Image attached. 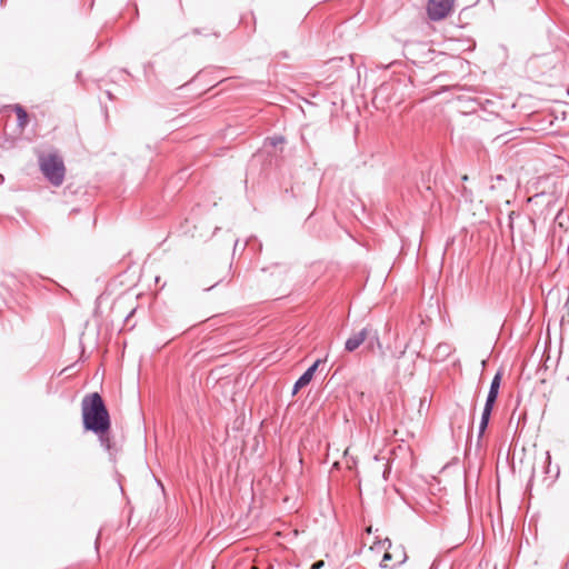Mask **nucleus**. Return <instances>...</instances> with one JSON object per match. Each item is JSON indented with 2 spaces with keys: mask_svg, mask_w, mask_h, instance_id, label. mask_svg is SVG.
<instances>
[{
  "mask_svg": "<svg viewBox=\"0 0 569 569\" xmlns=\"http://www.w3.org/2000/svg\"><path fill=\"white\" fill-rule=\"evenodd\" d=\"M81 410L84 430L97 435L101 447H103L110 456L114 455L117 448L109 437L111 426L110 415L102 397L98 392L84 396L81 401Z\"/></svg>",
  "mask_w": 569,
  "mask_h": 569,
  "instance_id": "1",
  "label": "nucleus"
},
{
  "mask_svg": "<svg viewBox=\"0 0 569 569\" xmlns=\"http://www.w3.org/2000/svg\"><path fill=\"white\" fill-rule=\"evenodd\" d=\"M40 169L43 176L56 187L60 186L64 179V164L57 154H49L40 158Z\"/></svg>",
  "mask_w": 569,
  "mask_h": 569,
  "instance_id": "2",
  "label": "nucleus"
},
{
  "mask_svg": "<svg viewBox=\"0 0 569 569\" xmlns=\"http://www.w3.org/2000/svg\"><path fill=\"white\" fill-rule=\"evenodd\" d=\"M433 53L426 41L409 39L403 43V54L413 63H428L432 60Z\"/></svg>",
  "mask_w": 569,
  "mask_h": 569,
  "instance_id": "3",
  "label": "nucleus"
},
{
  "mask_svg": "<svg viewBox=\"0 0 569 569\" xmlns=\"http://www.w3.org/2000/svg\"><path fill=\"white\" fill-rule=\"evenodd\" d=\"M368 342L367 347L373 349L375 343L380 348V339L378 331L367 326L361 330L353 332L345 342V350L348 352L356 351L362 343Z\"/></svg>",
  "mask_w": 569,
  "mask_h": 569,
  "instance_id": "4",
  "label": "nucleus"
},
{
  "mask_svg": "<svg viewBox=\"0 0 569 569\" xmlns=\"http://www.w3.org/2000/svg\"><path fill=\"white\" fill-rule=\"evenodd\" d=\"M455 0H429L427 11L429 19L440 20L446 18L453 8Z\"/></svg>",
  "mask_w": 569,
  "mask_h": 569,
  "instance_id": "5",
  "label": "nucleus"
},
{
  "mask_svg": "<svg viewBox=\"0 0 569 569\" xmlns=\"http://www.w3.org/2000/svg\"><path fill=\"white\" fill-rule=\"evenodd\" d=\"M322 362L321 359L316 360L295 382L292 388V395H296L300 389L310 383L317 371L319 365Z\"/></svg>",
  "mask_w": 569,
  "mask_h": 569,
  "instance_id": "6",
  "label": "nucleus"
},
{
  "mask_svg": "<svg viewBox=\"0 0 569 569\" xmlns=\"http://www.w3.org/2000/svg\"><path fill=\"white\" fill-rule=\"evenodd\" d=\"M501 380H502V372L497 371L491 380L489 392H488V396L486 399V403L495 406L498 395H499V388L501 385Z\"/></svg>",
  "mask_w": 569,
  "mask_h": 569,
  "instance_id": "7",
  "label": "nucleus"
},
{
  "mask_svg": "<svg viewBox=\"0 0 569 569\" xmlns=\"http://www.w3.org/2000/svg\"><path fill=\"white\" fill-rule=\"evenodd\" d=\"M493 407L495 406H491L489 403H485V407H483V410H482V415H481V419H480V423H479V429H478V440H480L483 437L485 431L488 428L490 416H491Z\"/></svg>",
  "mask_w": 569,
  "mask_h": 569,
  "instance_id": "8",
  "label": "nucleus"
},
{
  "mask_svg": "<svg viewBox=\"0 0 569 569\" xmlns=\"http://www.w3.org/2000/svg\"><path fill=\"white\" fill-rule=\"evenodd\" d=\"M10 108L16 112L17 114V126L20 130H24L26 127L28 126L29 123V116H28V112L26 111V109L19 104V103H16V104H12L10 106Z\"/></svg>",
  "mask_w": 569,
  "mask_h": 569,
  "instance_id": "9",
  "label": "nucleus"
},
{
  "mask_svg": "<svg viewBox=\"0 0 569 569\" xmlns=\"http://www.w3.org/2000/svg\"><path fill=\"white\" fill-rule=\"evenodd\" d=\"M1 284L9 290L12 287H16L17 279L13 274H4V279L1 281Z\"/></svg>",
  "mask_w": 569,
  "mask_h": 569,
  "instance_id": "10",
  "label": "nucleus"
},
{
  "mask_svg": "<svg viewBox=\"0 0 569 569\" xmlns=\"http://www.w3.org/2000/svg\"><path fill=\"white\" fill-rule=\"evenodd\" d=\"M268 140H269V143L272 147H277V146L282 144L284 142V138L282 136H273L271 138H268Z\"/></svg>",
  "mask_w": 569,
  "mask_h": 569,
  "instance_id": "11",
  "label": "nucleus"
},
{
  "mask_svg": "<svg viewBox=\"0 0 569 569\" xmlns=\"http://www.w3.org/2000/svg\"><path fill=\"white\" fill-rule=\"evenodd\" d=\"M437 352L442 356H447L450 353V346L447 343H440L437 346Z\"/></svg>",
  "mask_w": 569,
  "mask_h": 569,
  "instance_id": "12",
  "label": "nucleus"
},
{
  "mask_svg": "<svg viewBox=\"0 0 569 569\" xmlns=\"http://www.w3.org/2000/svg\"><path fill=\"white\" fill-rule=\"evenodd\" d=\"M392 559V555L390 552H385L383 557H382V560L380 562V567L382 568H386L387 567V562L390 561Z\"/></svg>",
  "mask_w": 569,
  "mask_h": 569,
  "instance_id": "13",
  "label": "nucleus"
},
{
  "mask_svg": "<svg viewBox=\"0 0 569 569\" xmlns=\"http://www.w3.org/2000/svg\"><path fill=\"white\" fill-rule=\"evenodd\" d=\"M515 217H520V213L516 212V211H511L508 216L509 218V228L512 230L513 229V219Z\"/></svg>",
  "mask_w": 569,
  "mask_h": 569,
  "instance_id": "14",
  "label": "nucleus"
},
{
  "mask_svg": "<svg viewBox=\"0 0 569 569\" xmlns=\"http://www.w3.org/2000/svg\"><path fill=\"white\" fill-rule=\"evenodd\" d=\"M322 567H325V561L323 560H318V561L312 563L311 569H321Z\"/></svg>",
  "mask_w": 569,
  "mask_h": 569,
  "instance_id": "15",
  "label": "nucleus"
},
{
  "mask_svg": "<svg viewBox=\"0 0 569 569\" xmlns=\"http://www.w3.org/2000/svg\"><path fill=\"white\" fill-rule=\"evenodd\" d=\"M471 196L472 193L470 191L467 190V188H463L462 190V197L466 199V200H471Z\"/></svg>",
  "mask_w": 569,
  "mask_h": 569,
  "instance_id": "16",
  "label": "nucleus"
},
{
  "mask_svg": "<svg viewBox=\"0 0 569 569\" xmlns=\"http://www.w3.org/2000/svg\"><path fill=\"white\" fill-rule=\"evenodd\" d=\"M400 549H401L402 558H401V560H399V562H398V563H399V565H402L403 562H406V560H407V558H408V557H407V553H406V551H405V548H403V547H401Z\"/></svg>",
  "mask_w": 569,
  "mask_h": 569,
  "instance_id": "17",
  "label": "nucleus"
},
{
  "mask_svg": "<svg viewBox=\"0 0 569 569\" xmlns=\"http://www.w3.org/2000/svg\"><path fill=\"white\" fill-rule=\"evenodd\" d=\"M382 546L383 547H387V548H390L391 547V541L389 538H386L383 541H382Z\"/></svg>",
  "mask_w": 569,
  "mask_h": 569,
  "instance_id": "18",
  "label": "nucleus"
},
{
  "mask_svg": "<svg viewBox=\"0 0 569 569\" xmlns=\"http://www.w3.org/2000/svg\"><path fill=\"white\" fill-rule=\"evenodd\" d=\"M546 462L550 463V453L546 452Z\"/></svg>",
  "mask_w": 569,
  "mask_h": 569,
  "instance_id": "19",
  "label": "nucleus"
},
{
  "mask_svg": "<svg viewBox=\"0 0 569 569\" xmlns=\"http://www.w3.org/2000/svg\"><path fill=\"white\" fill-rule=\"evenodd\" d=\"M429 569H437V561L436 560L431 563Z\"/></svg>",
  "mask_w": 569,
  "mask_h": 569,
  "instance_id": "20",
  "label": "nucleus"
},
{
  "mask_svg": "<svg viewBox=\"0 0 569 569\" xmlns=\"http://www.w3.org/2000/svg\"><path fill=\"white\" fill-rule=\"evenodd\" d=\"M107 96H108L109 99L113 98L110 91H107Z\"/></svg>",
  "mask_w": 569,
  "mask_h": 569,
  "instance_id": "21",
  "label": "nucleus"
},
{
  "mask_svg": "<svg viewBox=\"0 0 569 569\" xmlns=\"http://www.w3.org/2000/svg\"><path fill=\"white\" fill-rule=\"evenodd\" d=\"M219 282H220V280H219V281H217V282H214V284H213V286H211L210 288H208L207 290H210V289H211V288H213L214 286H218V283H219Z\"/></svg>",
  "mask_w": 569,
  "mask_h": 569,
  "instance_id": "22",
  "label": "nucleus"
},
{
  "mask_svg": "<svg viewBox=\"0 0 569 569\" xmlns=\"http://www.w3.org/2000/svg\"><path fill=\"white\" fill-rule=\"evenodd\" d=\"M502 179H503V177H502V176H500V174H499V176H497V180H502Z\"/></svg>",
  "mask_w": 569,
  "mask_h": 569,
  "instance_id": "23",
  "label": "nucleus"
},
{
  "mask_svg": "<svg viewBox=\"0 0 569 569\" xmlns=\"http://www.w3.org/2000/svg\"><path fill=\"white\" fill-rule=\"evenodd\" d=\"M462 180H463V181H467V180H468V176H463V177H462Z\"/></svg>",
  "mask_w": 569,
  "mask_h": 569,
  "instance_id": "24",
  "label": "nucleus"
}]
</instances>
